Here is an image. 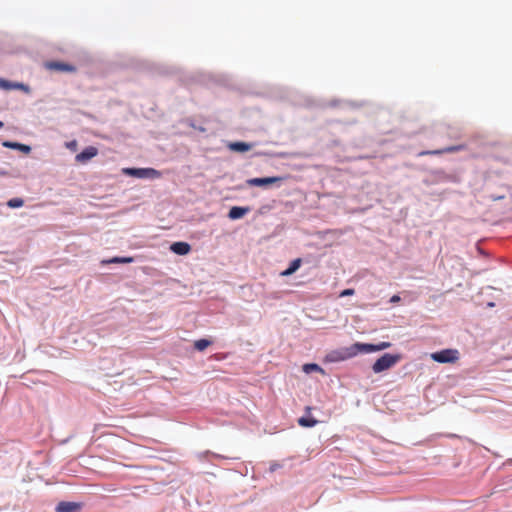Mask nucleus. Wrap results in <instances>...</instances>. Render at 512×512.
<instances>
[{
    "mask_svg": "<svg viewBox=\"0 0 512 512\" xmlns=\"http://www.w3.org/2000/svg\"><path fill=\"white\" fill-rule=\"evenodd\" d=\"M98 154V150L96 147L89 146L85 148L81 153L76 155V161L84 163Z\"/></svg>",
    "mask_w": 512,
    "mask_h": 512,
    "instance_id": "nucleus-9",
    "label": "nucleus"
},
{
    "mask_svg": "<svg viewBox=\"0 0 512 512\" xmlns=\"http://www.w3.org/2000/svg\"><path fill=\"white\" fill-rule=\"evenodd\" d=\"M352 349L355 352V356H357L359 353L376 352L375 344H370V343L356 342L352 345Z\"/></svg>",
    "mask_w": 512,
    "mask_h": 512,
    "instance_id": "nucleus-10",
    "label": "nucleus"
},
{
    "mask_svg": "<svg viewBox=\"0 0 512 512\" xmlns=\"http://www.w3.org/2000/svg\"><path fill=\"white\" fill-rule=\"evenodd\" d=\"M465 148L464 145H455V146H449L443 149H437V150H427V151H421L418 155L419 156H425V155H441L444 153H453L461 151Z\"/></svg>",
    "mask_w": 512,
    "mask_h": 512,
    "instance_id": "nucleus-7",
    "label": "nucleus"
},
{
    "mask_svg": "<svg viewBox=\"0 0 512 512\" xmlns=\"http://www.w3.org/2000/svg\"><path fill=\"white\" fill-rule=\"evenodd\" d=\"M228 147L235 152H246L251 150L253 145L246 142H232Z\"/></svg>",
    "mask_w": 512,
    "mask_h": 512,
    "instance_id": "nucleus-14",
    "label": "nucleus"
},
{
    "mask_svg": "<svg viewBox=\"0 0 512 512\" xmlns=\"http://www.w3.org/2000/svg\"><path fill=\"white\" fill-rule=\"evenodd\" d=\"M401 359L402 356L400 354L386 353L374 362V364L372 365V370L374 373H381L392 368Z\"/></svg>",
    "mask_w": 512,
    "mask_h": 512,
    "instance_id": "nucleus-1",
    "label": "nucleus"
},
{
    "mask_svg": "<svg viewBox=\"0 0 512 512\" xmlns=\"http://www.w3.org/2000/svg\"><path fill=\"white\" fill-rule=\"evenodd\" d=\"M46 68L49 70H54V71H58V72L73 73L76 71L75 66L68 64V63H64V62H59V61L47 62Z\"/></svg>",
    "mask_w": 512,
    "mask_h": 512,
    "instance_id": "nucleus-5",
    "label": "nucleus"
},
{
    "mask_svg": "<svg viewBox=\"0 0 512 512\" xmlns=\"http://www.w3.org/2000/svg\"><path fill=\"white\" fill-rule=\"evenodd\" d=\"M354 294V289H345L340 293V297L350 296Z\"/></svg>",
    "mask_w": 512,
    "mask_h": 512,
    "instance_id": "nucleus-24",
    "label": "nucleus"
},
{
    "mask_svg": "<svg viewBox=\"0 0 512 512\" xmlns=\"http://www.w3.org/2000/svg\"><path fill=\"white\" fill-rule=\"evenodd\" d=\"M122 172L136 178L156 179L161 177V172L154 168H123Z\"/></svg>",
    "mask_w": 512,
    "mask_h": 512,
    "instance_id": "nucleus-2",
    "label": "nucleus"
},
{
    "mask_svg": "<svg viewBox=\"0 0 512 512\" xmlns=\"http://www.w3.org/2000/svg\"><path fill=\"white\" fill-rule=\"evenodd\" d=\"M301 265V259L300 258H297L295 260H293L289 267L284 270L281 275L282 276H289V275H292Z\"/></svg>",
    "mask_w": 512,
    "mask_h": 512,
    "instance_id": "nucleus-16",
    "label": "nucleus"
},
{
    "mask_svg": "<svg viewBox=\"0 0 512 512\" xmlns=\"http://www.w3.org/2000/svg\"><path fill=\"white\" fill-rule=\"evenodd\" d=\"M4 147L16 149L24 152L25 154L30 153L31 147L25 144L17 143V142H10V141H4L2 143Z\"/></svg>",
    "mask_w": 512,
    "mask_h": 512,
    "instance_id": "nucleus-15",
    "label": "nucleus"
},
{
    "mask_svg": "<svg viewBox=\"0 0 512 512\" xmlns=\"http://www.w3.org/2000/svg\"><path fill=\"white\" fill-rule=\"evenodd\" d=\"M249 212L248 207L234 206L229 210L228 216L232 220L240 219Z\"/></svg>",
    "mask_w": 512,
    "mask_h": 512,
    "instance_id": "nucleus-13",
    "label": "nucleus"
},
{
    "mask_svg": "<svg viewBox=\"0 0 512 512\" xmlns=\"http://www.w3.org/2000/svg\"><path fill=\"white\" fill-rule=\"evenodd\" d=\"M282 179H283L282 177L251 178V179L247 180V184L249 186L262 187V186L274 184L276 182H280V181H282Z\"/></svg>",
    "mask_w": 512,
    "mask_h": 512,
    "instance_id": "nucleus-6",
    "label": "nucleus"
},
{
    "mask_svg": "<svg viewBox=\"0 0 512 512\" xmlns=\"http://www.w3.org/2000/svg\"><path fill=\"white\" fill-rule=\"evenodd\" d=\"M24 201L21 198H12L8 201L7 205L11 208H18L23 206Z\"/></svg>",
    "mask_w": 512,
    "mask_h": 512,
    "instance_id": "nucleus-21",
    "label": "nucleus"
},
{
    "mask_svg": "<svg viewBox=\"0 0 512 512\" xmlns=\"http://www.w3.org/2000/svg\"><path fill=\"white\" fill-rule=\"evenodd\" d=\"M375 347H376V352L377 351H382V350H385L387 348H390L391 347V343L390 342H380L378 344H375Z\"/></svg>",
    "mask_w": 512,
    "mask_h": 512,
    "instance_id": "nucleus-22",
    "label": "nucleus"
},
{
    "mask_svg": "<svg viewBox=\"0 0 512 512\" xmlns=\"http://www.w3.org/2000/svg\"><path fill=\"white\" fill-rule=\"evenodd\" d=\"M171 251L178 255H186L190 252L191 246L186 242H175L170 247Z\"/></svg>",
    "mask_w": 512,
    "mask_h": 512,
    "instance_id": "nucleus-12",
    "label": "nucleus"
},
{
    "mask_svg": "<svg viewBox=\"0 0 512 512\" xmlns=\"http://www.w3.org/2000/svg\"><path fill=\"white\" fill-rule=\"evenodd\" d=\"M399 301H400V296H398V295H393V296L391 297V299H390V302H391V303H397V302H399Z\"/></svg>",
    "mask_w": 512,
    "mask_h": 512,
    "instance_id": "nucleus-25",
    "label": "nucleus"
},
{
    "mask_svg": "<svg viewBox=\"0 0 512 512\" xmlns=\"http://www.w3.org/2000/svg\"><path fill=\"white\" fill-rule=\"evenodd\" d=\"M431 358L438 363H455L460 358V353L457 349H443L431 354Z\"/></svg>",
    "mask_w": 512,
    "mask_h": 512,
    "instance_id": "nucleus-4",
    "label": "nucleus"
},
{
    "mask_svg": "<svg viewBox=\"0 0 512 512\" xmlns=\"http://www.w3.org/2000/svg\"><path fill=\"white\" fill-rule=\"evenodd\" d=\"M65 145L72 152H75L78 148V143L76 140L69 141Z\"/></svg>",
    "mask_w": 512,
    "mask_h": 512,
    "instance_id": "nucleus-23",
    "label": "nucleus"
},
{
    "mask_svg": "<svg viewBox=\"0 0 512 512\" xmlns=\"http://www.w3.org/2000/svg\"><path fill=\"white\" fill-rule=\"evenodd\" d=\"M81 508L80 504L75 502H60L56 507V512H77Z\"/></svg>",
    "mask_w": 512,
    "mask_h": 512,
    "instance_id": "nucleus-11",
    "label": "nucleus"
},
{
    "mask_svg": "<svg viewBox=\"0 0 512 512\" xmlns=\"http://www.w3.org/2000/svg\"><path fill=\"white\" fill-rule=\"evenodd\" d=\"M317 420L314 418L301 417L298 420V423L302 427H313L317 424Z\"/></svg>",
    "mask_w": 512,
    "mask_h": 512,
    "instance_id": "nucleus-18",
    "label": "nucleus"
},
{
    "mask_svg": "<svg viewBox=\"0 0 512 512\" xmlns=\"http://www.w3.org/2000/svg\"><path fill=\"white\" fill-rule=\"evenodd\" d=\"M0 89L3 90H22L24 92H29V87L23 83L11 82L6 79L0 78Z\"/></svg>",
    "mask_w": 512,
    "mask_h": 512,
    "instance_id": "nucleus-8",
    "label": "nucleus"
},
{
    "mask_svg": "<svg viewBox=\"0 0 512 512\" xmlns=\"http://www.w3.org/2000/svg\"><path fill=\"white\" fill-rule=\"evenodd\" d=\"M133 258L132 257H113L112 259H109L107 261H103V263L105 264H109V263H131L133 262Z\"/></svg>",
    "mask_w": 512,
    "mask_h": 512,
    "instance_id": "nucleus-19",
    "label": "nucleus"
},
{
    "mask_svg": "<svg viewBox=\"0 0 512 512\" xmlns=\"http://www.w3.org/2000/svg\"><path fill=\"white\" fill-rule=\"evenodd\" d=\"M4 126L3 122L0 121V128H2Z\"/></svg>",
    "mask_w": 512,
    "mask_h": 512,
    "instance_id": "nucleus-26",
    "label": "nucleus"
},
{
    "mask_svg": "<svg viewBox=\"0 0 512 512\" xmlns=\"http://www.w3.org/2000/svg\"><path fill=\"white\" fill-rule=\"evenodd\" d=\"M355 357V352L352 349V345L349 347H343L337 350L330 351L325 356L326 362H341Z\"/></svg>",
    "mask_w": 512,
    "mask_h": 512,
    "instance_id": "nucleus-3",
    "label": "nucleus"
},
{
    "mask_svg": "<svg viewBox=\"0 0 512 512\" xmlns=\"http://www.w3.org/2000/svg\"><path fill=\"white\" fill-rule=\"evenodd\" d=\"M212 342L208 339H199L194 342V348L198 351H204Z\"/></svg>",
    "mask_w": 512,
    "mask_h": 512,
    "instance_id": "nucleus-17",
    "label": "nucleus"
},
{
    "mask_svg": "<svg viewBox=\"0 0 512 512\" xmlns=\"http://www.w3.org/2000/svg\"><path fill=\"white\" fill-rule=\"evenodd\" d=\"M303 370L306 372V373H310L312 371H319V372H323L322 368L317 365V364H314V363H310V364H305L303 366Z\"/></svg>",
    "mask_w": 512,
    "mask_h": 512,
    "instance_id": "nucleus-20",
    "label": "nucleus"
}]
</instances>
